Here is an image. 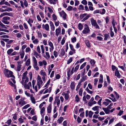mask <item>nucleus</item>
<instances>
[{"label":"nucleus","instance_id":"38","mask_svg":"<svg viewBox=\"0 0 126 126\" xmlns=\"http://www.w3.org/2000/svg\"><path fill=\"white\" fill-rule=\"evenodd\" d=\"M33 66L34 69L36 70H38L39 69V68L37 66V64H33Z\"/></svg>","mask_w":126,"mask_h":126},{"label":"nucleus","instance_id":"3","mask_svg":"<svg viewBox=\"0 0 126 126\" xmlns=\"http://www.w3.org/2000/svg\"><path fill=\"white\" fill-rule=\"evenodd\" d=\"M37 84L38 86V88L40 89L41 86L43 82L41 80V77L39 75H38L37 80Z\"/></svg>","mask_w":126,"mask_h":126},{"label":"nucleus","instance_id":"43","mask_svg":"<svg viewBox=\"0 0 126 126\" xmlns=\"http://www.w3.org/2000/svg\"><path fill=\"white\" fill-rule=\"evenodd\" d=\"M32 59L33 61V64H37V60L34 57H32Z\"/></svg>","mask_w":126,"mask_h":126},{"label":"nucleus","instance_id":"32","mask_svg":"<svg viewBox=\"0 0 126 126\" xmlns=\"http://www.w3.org/2000/svg\"><path fill=\"white\" fill-rule=\"evenodd\" d=\"M104 40H107L108 38H110V37L109 35L107 34H105L104 35Z\"/></svg>","mask_w":126,"mask_h":126},{"label":"nucleus","instance_id":"18","mask_svg":"<svg viewBox=\"0 0 126 126\" xmlns=\"http://www.w3.org/2000/svg\"><path fill=\"white\" fill-rule=\"evenodd\" d=\"M52 107L51 104H49L47 107V113H50L51 111Z\"/></svg>","mask_w":126,"mask_h":126},{"label":"nucleus","instance_id":"23","mask_svg":"<svg viewBox=\"0 0 126 126\" xmlns=\"http://www.w3.org/2000/svg\"><path fill=\"white\" fill-rule=\"evenodd\" d=\"M10 14L9 13L7 12L4 13L2 14H1L0 15V17H1L2 16H10Z\"/></svg>","mask_w":126,"mask_h":126},{"label":"nucleus","instance_id":"16","mask_svg":"<svg viewBox=\"0 0 126 126\" xmlns=\"http://www.w3.org/2000/svg\"><path fill=\"white\" fill-rule=\"evenodd\" d=\"M19 53L20 56L21 58L22 59H23L25 55L24 51L23 50H20Z\"/></svg>","mask_w":126,"mask_h":126},{"label":"nucleus","instance_id":"24","mask_svg":"<svg viewBox=\"0 0 126 126\" xmlns=\"http://www.w3.org/2000/svg\"><path fill=\"white\" fill-rule=\"evenodd\" d=\"M70 87L72 90H74L75 87V83L74 82H73L71 83L70 84Z\"/></svg>","mask_w":126,"mask_h":126},{"label":"nucleus","instance_id":"2","mask_svg":"<svg viewBox=\"0 0 126 126\" xmlns=\"http://www.w3.org/2000/svg\"><path fill=\"white\" fill-rule=\"evenodd\" d=\"M27 74V71H26L22 75L23 77L21 82L22 85L26 84L29 81V78L26 76Z\"/></svg>","mask_w":126,"mask_h":126},{"label":"nucleus","instance_id":"30","mask_svg":"<svg viewBox=\"0 0 126 126\" xmlns=\"http://www.w3.org/2000/svg\"><path fill=\"white\" fill-rule=\"evenodd\" d=\"M118 67L121 68L123 70H125L126 69V64L124 63V64L123 66H119Z\"/></svg>","mask_w":126,"mask_h":126},{"label":"nucleus","instance_id":"28","mask_svg":"<svg viewBox=\"0 0 126 126\" xmlns=\"http://www.w3.org/2000/svg\"><path fill=\"white\" fill-rule=\"evenodd\" d=\"M40 74L43 76H47L46 73L43 70H41L40 71Z\"/></svg>","mask_w":126,"mask_h":126},{"label":"nucleus","instance_id":"6","mask_svg":"<svg viewBox=\"0 0 126 126\" xmlns=\"http://www.w3.org/2000/svg\"><path fill=\"white\" fill-rule=\"evenodd\" d=\"M60 16L62 17L64 20H66L67 18V15L63 10L59 12Z\"/></svg>","mask_w":126,"mask_h":126},{"label":"nucleus","instance_id":"15","mask_svg":"<svg viewBox=\"0 0 126 126\" xmlns=\"http://www.w3.org/2000/svg\"><path fill=\"white\" fill-rule=\"evenodd\" d=\"M30 100L34 104H35L36 103V101L35 99L34 96L32 95L30 96Z\"/></svg>","mask_w":126,"mask_h":126},{"label":"nucleus","instance_id":"64","mask_svg":"<svg viewBox=\"0 0 126 126\" xmlns=\"http://www.w3.org/2000/svg\"><path fill=\"white\" fill-rule=\"evenodd\" d=\"M52 18L55 21L57 19L56 15L54 14H53L52 15Z\"/></svg>","mask_w":126,"mask_h":126},{"label":"nucleus","instance_id":"37","mask_svg":"<svg viewBox=\"0 0 126 126\" xmlns=\"http://www.w3.org/2000/svg\"><path fill=\"white\" fill-rule=\"evenodd\" d=\"M87 15V14L85 13L83 14H82L80 15V19L81 20L83 18H84V17L86 16Z\"/></svg>","mask_w":126,"mask_h":126},{"label":"nucleus","instance_id":"11","mask_svg":"<svg viewBox=\"0 0 126 126\" xmlns=\"http://www.w3.org/2000/svg\"><path fill=\"white\" fill-rule=\"evenodd\" d=\"M42 27L47 31H49V26L48 24H46L45 25L43 24L42 25Z\"/></svg>","mask_w":126,"mask_h":126},{"label":"nucleus","instance_id":"4","mask_svg":"<svg viewBox=\"0 0 126 126\" xmlns=\"http://www.w3.org/2000/svg\"><path fill=\"white\" fill-rule=\"evenodd\" d=\"M25 99V98L23 97L21 98L19 100V106L20 107H21L27 103V102L24 100Z\"/></svg>","mask_w":126,"mask_h":126},{"label":"nucleus","instance_id":"17","mask_svg":"<svg viewBox=\"0 0 126 126\" xmlns=\"http://www.w3.org/2000/svg\"><path fill=\"white\" fill-rule=\"evenodd\" d=\"M52 87H49L48 89H46L44 92L43 93L44 94H45L47 93H50L51 91Z\"/></svg>","mask_w":126,"mask_h":126},{"label":"nucleus","instance_id":"35","mask_svg":"<svg viewBox=\"0 0 126 126\" xmlns=\"http://www.w3.org/2000/svg\"><path fill=\"white\" fill-rule=\"evenodd\" d=\"M65 100H67L69 98V95L68 94L65 93L64 94Z\"/></svg>","mask_w":126,"mask_h":126},{"label":"nucleus","instance_id":"60","mask_svg":"<svg viewBox=\"0 0 126 126\" xmlns=\"http://www.w3.org/2000/svg\"><path fill=\"white\" fill-rule=\"evenodd\" d=\"M6 11L9 12L10 11H12V9L10 7H7V8L5 9Z\"/></svg>","mask_w":126,"mask_h":126},{"label":"nucleus","instance_id":"61","mask_svg":"<svg viewBox=\"0 0 126 126\" xmlns=\"http://www.w3.org/2000/svg\"><path fill=\"white\" fill-rule=\"evenodd\" d=\"M45 121L46 122H47L48 121V122H49V121L50 120V119L49 118H48V117L47 116H45Z\"/></svg>","mask_w":126,"mask_h":126},{"label":"nucleus","instance_id":"25","mask_svg":"<svg viewBox=\"0 0 126 126\" xmlns=\"http://www.w3.org/2000/svg\"><path fill=\"white\" fill-rule=\"evenodd\" d=\"M102 109L106 114H108L110 112V110L108 108H103Z\"/></svg>","mask_w":126,"mask_h":126},{"label":"nucleus","instance_id":"26","mask_svg":"<svg viewBox=\"0 0 126 126\" xmlns=\"http://www.w3.org/2000/svg\"><path fill=\"white\" fill-rule=\"evenodd\" d=\"M85 43L86 46L88 47H91V46L89 42V40H86L85 41Z\"/></svg>","mask_w":126,"mask_h":126},{"label":"nucleus","instance_id":"45","mask_svg":"<svg viewBox=\"0 0 126 126\" xmlns=\"http://www.w3.org/2000/svg\"><path fill=\"white\" fill-rule=\"evenodd\" d=\"M83 90L82 88H80L79 91V95L82 96V95Z\"/></svg>","mask_w":126,"mask_h":126},{"label":"nucleus","instance_id":"63","mask_svg":"<svg viewBox=\"0 0 126 126\" xmlns=\"http://www.w3.org/2000/svg\"><path fill=\"white\" fill-rule=\"evenodd\" d=\"M86 64V63L85 62L83 63L80 66V69H82L85 66Z\"/></svg>","mask_w":126,"mask_h":126},{"label":"nucleus","instance_id":"29","mask_svg":"<svg viewBox=\"0 0 126 126\" xmlns=\"http://www.w3.org/2000/svg\"><path fill=\"white\" fill-rule=\"evenodd\" d=\"M63 120V117H60L57 120V123L59 124H61Z\"/></svg>","mask_w":126,"mask_h":126},{"label":"nucleus","instance_id":"7","mask_svg":"<svg viewBox=\"0 0 126 126\" xmlns=\"http://www.w3.org/2000/svg\"><path fill=\"white\" fill-rule=\"evenodd\" d=\"M85 28L82 31V33L84 34H86L90 33V30L87 25L85 24Z\"/></svg>","mask_w":126,"mask_h":126},{"label":"nucleus","instance_id":"21","mask_svg":"<svg viewBox=\"0 0 126 126\" xmlns=\"http://www.w3.org/2000/svg\"><path fill=\"white\" fill-rule=\"evenodd\" d=\"M90 20L91 24L93 26L97 23L96 20H94L93 18H91Z\"/></svg>","mask_w":126,"mask_h":126},{"label":"nucleus","instance_id":"14","mask_svg":"<svg viewBox=\"0 0 126 126\" xmlns=\"http://www.w3.org/2000/svg\"><path fill=\"white\" fill-rule=\"evenodd\" d=\"M61 29L60 28H59L56 29L55 30V32L56 35L58 36L60 33H61Z\"/></svg>","mask_w":126,"mask_h":126},{"label":"nucleus","instance_id":"9","mask_svg":"<svg viewBox=\"0 0 126 126\" xmlns=\"http://www.w3.org/2000/svg\"><path fill=\"white\" fill-rule=\"evenodd\" d=\"M70 69H68V71L67 72V75L68 76V79H69L70 78V77L73 73L74 70H71V71Z\"/></svg>","mask_w":126,"mask_h":126},{"label":"nucleus","instance_id":"1","mask_svg":"<svg viewBox=\"0 0 126 126\" xmlns=\"http://www.w3.org/2000/svg\"><path fill=\"white\" fill-rule=\"evenodd\" d=\"M4 74L5 76L7 78L12 77L15 78V77L13 75V72L7 69H5L4 70Z\"/></svg>","mask_w":126,"mask_h":126},{"label":"nucleus","instance_id":"13","mask_svg":"<svg viewBox=\"0 0 126 126\" xmlns=\"http://www.w3.org/2000/svg\"><path fill=\"white\" fill-rule=\"evenodd\" d=\"M49 25L50 27L51 30L52 31H54L55 29V27L52 21H50Z\"/></svg>","mask_w":126,"mask_h":126},{"label":"nucleus","instance_id":"46","mask_svg":"<svg viewBox=\"0 0 126 126\" xmlns=\"http://www.w3.org/2000/svg\"><path fill=\"white\" fill-rule=\"evenodd\" d=\"M79 10H84V6L80 4L79 6V7L78 8Z\"/></svg>","mask_w":126,"mask_h":126},{"label":"nucleus","instance_id":"51","mask_svg":"<svg viewBox=\"0 0 126 126\" xmlns=\"http://www.w3.org/2000/svg\"><path fill=\"white\" fill-rule=\"evenodd\" d=\"M99 107L98 106H95L92 108V109L94 111L98 110L99 109Z\"/></svg>","mask_w":126,"mask_h":126},{"label":"nucleus","instance_id":"39","mask_svg":"<svg viewBox=\"0 0 126 126\" xmlns=\"http://www.w3.org/2000/svg\"><path fill=\"white\" fill-rule=\"evenodd\" d=\"M45 107H44L41 109L40 111V113L41 115L45 111Z\"/></svg>","mask_w":126,"mask_h":126},{"label":"nucleus","instance_id":"5","mask_svg":"<svg viewBox=\"0 0 126 126\" xmlns=\"http://www.w3.org/2000/svg\"><path fill=\"white\" fill-rule=\"evenodd\" d=\"M10 18L7 16H5L3 17L2 18L1 21L4 24H8L9 23V21L10 20Z\"/></svg>","mask_w":126,"mask_h":126},{"label":"nucleus","instance_id":"19","mask_svg":"<svg viewBox=\"0 0 126 126\" xmlns=\"http://www.w3.org/2000/svg\"><path fill=\"white\" fill-rule=\"evenodd\" d=\"M115 74V75L118 78H120L121 77V75L117 69H116V70Z\"/></svg>","mask_w":126,"mask_h":126},{"label":"nucleus","instance_id":"42","mask_svg":"<svg viewBox=\"0 0 126 126\" xmlns=\"http://www.w3.org/2000/svg\"><path fill=\"white\" fill-rule=\"evenodd\" d=\"M0 26L2 28L5 29H7V27L5 26V25L2 23L0 21Z\"/></svg>","mask_w":126,"mask_h":126},{"label":"nucleus","instance_id":"53","mask_svg":"<svg viewBox=\"0 0 126 126\" xmlns=\"http://www.w3.org/2000/svg\"><path fill=\"white\" fill-rule=\"evenodd\" d=\"M40 47L41 49V51L42 53L43 54L45 53V50L44 48V47L43 45H41L40 46Z\"/></svg>","mask_w":126,"mask_h":126},{"label":"nucleus","instance_id":"50","mask_svg":"<svg viewBox=\"0 0 126 126\" xmlns=\"http://www.w3.org/2000/svg\"><path fill=\"white\" fill-rule=\"evenodd\" d=\"M94 114V112H92L91 111H90L89 113V117L90 118H91L92 117L93 115Z\"/></svg>","mask_w":126,"mask_h":126},{"label":"nucleus","instance_id":"12","mask_svg":"<svg viewBox=\"0 0 126 126\" xmlns=\"http://www.w3.org/2000/svg\"><path fill=\"white\" fill-rule=\"evenodd\" d=\"M60 99H59L57 97H56L55 100V101L54 102V103L55 104L56 103L57 104V106L58 107H59L60 104Z\"/></svg>","mask_w":126,"mask_h":126},{"label":"nucleus","instance_id":"58","mask_svg":"<svg viewBox=\"0 0 126 126\" xmlns=\"http://www.w3.org/2000/svg\"><path fill=\"white\" fill-rule=\"evenodd\" d=\"M46 103V102H43L42 103H41L39 105V108L41 109L42 107L43 106V105L45 104Z\"/></svg>","mask_w":126,"mask_h":126},{"label":"nucleus","instance_id":"31","mask_svg":"<svg viewBox=\"0 0 126 126\" xmlns=\"http://www.w3.org/2000/svg\"><path fill=\"white\" fill-rule=\"evenodd\" d=\"M69 46L71 50L73 51L74 53H76L75 50L73 46V45L71 44H70Z\"/></svg>","mask_w":126,"mask_h":126},{"label":"nucleus","instance_id":"57","mask_svg":"<svg viewBox=\"0 0 126 126\" xmlns=\"http://www.w3.org/2000/svg\"><path fill=\"white\" fill-rule=\"evenodd\" d=\"M15 35L17 38H20L22 36L21 34L19 33L16 34Z\"/></svg>","mask_w":126,"mask_h":126},{"label":"nucleus","instance_id":"59","mask_svg":"<svg viewBox=\"0 0 126 126\" xmlns=\"http://www.w3.org/2000/svg\"><path fill=\"white\" fill-rule=\"evenodd\" d=\"M55 76L56 79H55L54 80H56V79H59L61 77V76L59 74L56 75Z\"/></svg>","mask_w":126,"mask_h":126},{"label":"nucleus","instance_id":"49","mask_svg":"<svg viewBox=\"0 0 126 126\" xmlns=\"http://www.w3.org/2000/svg\"><path fill=\"white\" fill-rule=\"evenodd\" d=\"M79 98L78 95H76L75 97V101L77 102H78L79 101Z\"/></svg>","mask_w":126,"mask_h":126},{"label":"nucleus","instance_id":"47","mask_svg":"<svg viewBox=\"0 0 126 126\" xmlns=\"http://www.w3.org/2000/svg\"><path fill=\"white\" fill-rule=\"evenodd\" d=\"M22 65H17V70H16L18 71H20L21 70V68Z\"/></svg>","mask_w":126,"mask_h":126},{"label":"nucleus","instance_id":"44","mask_svg":"<svg viewBox=\"0 0 126 126\" xmlns=\"http://www.w3.org/2000/svg\"><path fill=\"white\" fill-rule=\"evenodd\" d=\"M114 93L116 97V98H115L116 99V100H117V99H118L119 98V95L117 94L116 92L114 91Z\"/></svg>","mask_w":126,"mask_h":126},{"label":"nucleus","instance_id":"62","mask_svg":"<svg viewBox=\"0 0 126 126\" xmlns=\"http://www.w3.org/2000/svg\"><path fill=\"white\" fill-rule=\"evenodd\" d=\"M53 55L56 58L58 56V53L56 51H53Z\"/></svg>","mask_w":126,"mask_h":126},{"label":"nucleus","instance_id":"10","mask_svg":"<svg viewBox=\"0 0 126 126\" xmlns=\"http://www.w3.org/2000/svg\"><path fill=\"white\" fill-rule=\"evenodd\" d=\"M24 87L26 89L29 90L30 87L32 86V84L31 82H29L28 84H25L23 85Z\"/></svg>","mask_w":126,"mask_h":126},{"label":"nucleus","instance_id":"8","mask_svg":"<svg viewBox=\"0 0 126 126\" xmlns=\"http://www.w3.org/2000/svg\"><path fill=\"white\" fill-rule=\"evenodd\" d=\"M48 45L50 47L49 48V51L50 52H51L54 49V47L53 44L52 42L49 41H48Z\"/></svg>","mask_w":126,"mask_h":126},{"label":"nucleus","instance_id":"20","mask_svg":"<svg viewBox=\"0 0 126 126\" xmlns=\"http://www.w3.org/2000/svg\"><path fill=\"white\" fill-rule=\"evenodd\" d=\"M58 0H48V2L50 4L55 5L56 4Z\"/></svg>","mask_w":126,"mask_h":126},{"label":"nucleus","instance_id":"36","mask_svg":"<svg viewBox=\"0 0 126 126\" xmlns=\"http://www.w3.org/2000/svg\"><path fill=\"white\" fill-rule=\"evenodd\" d=\"M65 53L64 49L63 48L62 49L61 51L60 55L62 56H63L64 55Z\"/></svg>","mask_w":126,"mask_h":126},{"label":"nucleus","instance_id":"54","mask_svg":"<svg viewBox=\"0 0 126 126\" xmlns=\"http://www.w3.org/2000/svg\"><path fill=\"white\" fill-rule=\"evenodd\" d=\"M24 1V4L26 7H27L28 6V3L26 0H23Z\"/></svg>","mask_w":126,"mask_h":126},{"label":"nucleus","instance_id":"33","mask_svg":"<svg viewBox=\"0 0 126 126\" xmlns=\"http://www.w3.org/2000/svg\"><path fill=\"white\" fill-rule=\"evenodd\" d=\"M30 59L29 58L27 60V61L25 63V65H27V66H28L29 65H30Z\"/></svg>","mask_w":126,"mask_h":126},{"label":"nucleus","instance_id":"34","mask_svg":"<svg viewBox=\"0 0 126 126\" xmlns=\"http://www.w3.org/2000/svg\"><path fill=\"white\" fill-rule=\"evenodd\" d=\"M13 51V50L12 49H9L7 52V53L8 55H11V53Z\"/></svg>","mask_w":126,"mask_h":126},{"label":"nucleus","instance_id":"22","mask_svg":"<svg viewBox=\"0 0 126 126\" xmlns=\"http://www.w3.org/2000/svg\"><path fill=\"white\" fill-rule=\"evenodd\" d=\"M8 84L12 87H14V88L15 89H16V86L15 84H13V83L10 81L8 80Z\"/></svg>","mask_w":126,"mask_h":126},{"label":"nucleus","instance_id":"27","mask_svg":"<svg viewBox=\"0 0 126 126\" xmlns=\"http://www.w3.org/2000/svg\"><path fill=\"white\" fill-rule=\"evenodd\" d=\"M45 54L46 56L44 57L45 58L47 59H48L50 58V56L48 52H46Z\"/></svg>","mask_w":126,"mask_h":126},{"label":"nucleus","instance_id":"52","mask_svg":"<svg viewBox=\"0 0 126 126\" xmlns=\"http://www.w3.org/2000/svg\"><path fill=\"white\" fill-rule=\"evenodd\" d=\"M90 17V15H88L85 16L84 17L82 21H85L89 17Z\"/></svg>","mask_w":126,"mask_h":126},{"label":"nucleus","instance_id":"55","mask_svg":"<svg viewBox=\"0 0 126 126\" xmlns=\"http://www.w3.org/2000/svg\"><path fill=\"white\" fill-rule=\"evenodd\" d=\"M72 42L73 43H74L76 42L77 41V39L76 37H74L71 39Z\"/></svg>","mask_w":126,"mask_h":126},{"label":"nucleus","instance_id":"41","mask_svg":"<svg viewBox=\"0 0 126 126\" xmlns=\"http://www.w3.org/2000/svg\"><path fill=\"white\" fill-rule=\"evenodd\" d=\"M73 61V58L70 57L67 61V64H68L71 63Z\"/></svg>","mask_w":126,"mask_h":126},{"label":"nucleus","instance_id":"48","mask_svg":"<svg viewBox=\"0 0 126 126\" xmlns=\"http://www.w3.org/2000/svg\"><path fill=\"white\" fill-rule=\"evenodd\" d=\"M78 26L79 29V30H81L82 29L83 26L80 23H79Z\"/></svg>","mask_w":126,"mask_h":126},{"label":"nucleus","instance_id":"56","mask_svg":"<svg viewBox=\"0 0 126 126\" xmlns=\"http://www.w3.org/2000/svg\"><path fill=\"white\" fill-rule=\"evenodd\" d=\"M39 14L40 15L42 18H44V14L43 12L40 11L39 13Z\"/></svg>","mask_w":126,"mask_h":126},{"label":"nucleus","instance_id":"40","mask_svg":"<svg viewBox=\"0 0 126 126\" xmlns=\"http://www.w3.org/2000/svg\"><path fill=\"white\" fill-rule=\"evenodd\" d=\"M90 63L92 66H94L95 64V62L94 60H91L90 61Z\"/></svg>","mask_w":126,"mask_h":126}]
</instances>
